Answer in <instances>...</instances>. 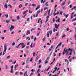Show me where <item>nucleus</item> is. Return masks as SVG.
<instances>
[{
	"label": "nucleus",
	"mask_w": 76,
	"mask_h": 76,
	"mask_svg": "<svg viewBox=\"0 0 76 76\" xmlns=\"http://www.w3.org/2000/svg\"><path fill=\"white\" fill-rule=\"evenodd\" d=\"M53 22H54V21H55L54 18H53Z\"/></svg>",
	"instance_id": "nucleus-60"
},
{
	"label": "nucleus",
	"mask_w": 76,
	"mask_h": 76,
	"mask_svg": "<svg viewBox=\"0 0 76 76\" xmlns=\"http://www.w3.org/2000/svg\"><path fill=\"white\" fill-rule=\"evenodd\" d=\"M50 66L47 69V70H46V71H48V70H49V69H50Z\"/></svg>",
	"instance_id": "nucleus-58"
},
{
	"label": "nucleus",
	"mask_w": 76,
	"mask_h": 76,
	"mask_svg": "<svg viewBox=\"0 0 76 76\" xmlns=\"http://www.w3.org/2000/svg\"><path fill=\"white\" fill-rule=\"evenodd\" d=\"M4 6L6 9H7V4L6 3L5 4Z\"/></svg>",
	"instance_id": "nucleus-11"
},
{
	"label": "nucleus",
	"mask_w": 76,
	"mask_h": 76,
	"mask_svg": "<svg viewBox=\"0 0 76 76\" xmlns=\"http://www.w3.org/2000/svg\"><path fill=\"white\" fill-rule=\"evenodd\" d=\"M25 47V45H24L23 46H22V47H21V48H23Z\"/></svg>",
	"instance_id": "nucleus-40"
},
{
	"label": "nucleus",
	"mask_w": 76,
	"mask_h": 76,
	"mask_svg": "<svg viewBox=\"0 0 76 76\" xmlns=\"http://www.w3.org/2000/svg\"><path fill=\"white\" fill-rule=\"evenodd\" d=\"M13 69H11L10 71V72L11 73H13Z\"/></svg>",
	"instance_id": "nucleus-21"
},
{
	"label": "nucleus",
	"mask_w": 76,
	"mask_h": 76,
	"mask_svg": "<svg viewBox=\"0 0 76 76\" xmlns=\"http://www.w3.org/2000/svg\"><path fill=\"white\" fill-rule=\"evenodd\" d=\"M15 45V42H13V43L12 44V45L13 46V45Z\"/></svg>",
	"instance_id": "nucleus-52"
},
{
	"label": "nucleus",
	"mask_w": 76,
	"mask_h": 76,
	"mask_svg": "<svg viewBox=\"0 0 76 76\" xmlns=\"http://www.w3.org/2000/svg\"><path fill=\"white\" fill-rule=\"evenodd\" d=\"M28 10H27L25 12H24L23 13V15H25H25H24L23 16L22 18H25V16H26V14L25 13H27V12H28Z\"/></svg>",
	"instance_id": "nucleus-3"
},
{
	"label": "nucleus",
	"mask_w": 76,
	"mask_h": 76,
	"mask_svg": "<svg viewBox=\"0 0 76 76\" xmlns=\"http://www.w3.org/2000/svg\"><path fill=\"white\" fill-rule=\"evenodd\" d=\"M38 15V14L37 13L35 17H37Z\"/></svg>",
	"instance_id": "nucleus-61"
},
{
	"label": "nucleus",
	"mask_w": 76,
	"mask_h": 76,
	"mask_svg": "<svg viewBox=\"0 0 76 76\" xmlns=\"http://www.w3.org/2000/svg\"><path fill=\"white\" fill-rule=\"evenodd\" d=\"M41 62V59H40L39 60L38 64H40Z\"/></svg>",
	"instance_id": "nucleus-22"
},
{
	"label": "nucleus",
	"mask_w": 76,
	"mask_h": 76,
	"mask_svg": "<svg viewBox=\"0 0 76 76\" xmlns=\"http://www.w3.org/2000/svg\"><path fill=\"white\" fill-rule=\"evenodd\" d=\"M27 73L28 71H26V72H25L24 74V76H28V74H27Z\"/></svg>",
	"instance_id": "nucleus-6"
},
{
	"label": "nucleus",
	"mask_w": 76,
	"mask_h": 76,
	"mask_svg": "<svg viewBox=\"0 0 76 76\" xmlns=\"http://www.w3.org/2000/svg\"><path fill=\"white\" fill-rule=\"evenodd\" d=\"M13 66L12 65V66H11V69H13Z\"/></svg>",
	"instance_id": "nucleus-50"
},
{
	"label": "nucleus",
	"mask_w": 76,
	"mask_h": 76,
	"mask_svg": "<svg viewBox=\"0 0 76 76\" xmlns=\"http://www.w3.org/2000/svg\"><path fill=\"white\" fill-rule=\"evenodd\" d=\"M56 29H55V28H53V31L54 32H55V31H56Z\"/></svg>",
	"instance_id": "nucleus-53"
},
{
	"label": "nucleus",
	"mask_w": 76,
	"mask_h": 76,
	"mask_svg": "<svg viewBox=\"0 0 76 76\" xmlns=\"http://www.w3.org/2000/svg\"><path fill=\"white\" fill-rule=\"evenodd\" d=\"M49 33L50 35H51V34L53 33V31H50L47 32V35L48 37H49Z\"/></svg>",
	"instance_id": "nucleus-2"
},
{
	"label": "nucleus",
	"mask_w": 76,
	"mask_h": 76,
	"mask_svg": "<svg viewBox=\"0 0 76 76\" xmlns=\"http://www.w3.org/2000/svg\"><path fill=\"white\" fill-rule=\"evenodd\" d=\"M62 13H63V12L61 11L60 12V14L61 15H62Z\"/></svg>",
	"instance_id": "nucleus-39"
},
{
	"label": "nucleus",
	"mask_w": 76,
	"mask_h": 76,
	"mask_svg": "<svg viewBox=\"0 0 76 76\" xmlns=\"http://www.w3.org/2000/svg\"><path fill=\"white\" fill-rule=\"evenodd\" d=\"M31 72H35V70H34V69H32L31 70Z\"/></svg>",
	"instance_id": "nucleus-44"
},
{
	"label": "nucleus",
	"mask_w": 76,
	"mask_h": 76,
	"mask_svg": "<svg viewBox=\"0 0 76 76\" xmlns=\"http://www.w3.org/2000/svg\"><path fill=\"white\" fill-rule=\"evenodd\" d=\"M17 19L18 20H19V16H17Z\"/></svg>",
	"instance_id": "nucleus-42"
},
{
	"label": "nucleus",
	"mask_w": 76,
	"mask_h": 76,
	"mask_svg": "<svg viewBox=\"0 0 76 76\" xmlns=\"http://www.w3.org/2000/svg\"><path fill=\"white\" fill-rule=\"evenodd\" d=\"M59 32H58L56 34V36H58V34H59Z\"/></svg>",
	"instance_id": "nucleus-38"
},
{
	"label": "nucleus",
	"mask_w": 76,
	"mask_h": 76,
	"mask_svg": "<svg viewBox=\"0 0 76 76\" xmlns=\"http://www.w3.org/2000/svg\"><path fill=\"white\" fill-rule=\"evenodd\" d=\"M29 13H32V12L30 10H29Z\"/></svg>",
	"instance_id": "nucleus-55"
},
{
	"label": "nucleus",
	"mask_w": 76,
	"mask_h": 76,
	"mask_svg": "<svg viewBox=\"0 0 76 76\" xmlns=\"http://www.w3.org/2000/svg\"><path fill=\"white\" fill-rule=\"evenodd\" d=\"M50 45V43H48L47 44V45Z\"/></svg>",
	"instance_id": "nucleus-63"
},
{
	"label": "nucleus",
	"mask_w": 76,
	"mask_h": 76,
	"mask_svg": "<svg viewBox=\"0 0 76 76\" xmlns=\"http://www.w3.org/2000/svg\"><path fill=\"white\" fill-rule=\"evenodd\" d=\"M12 22H15V20L14 19L12 20Z\"/></svg>",
	"instance_id": "nucleus-64"
},
{
	"label": "nucleus",
	"mask_w": 76,
	"mask_h": 76,
	"mask_svg": "<svg viewBox=\"0 0 76 76\" xmlns=\"http://www.w3.org/2000/svg\"><path fill=\"white\" fill-rule=\"evenodd\" d=\"M51 10L50 9L49 10V11H48V16H50V11Z\"/></svg>",
	"instance_id": "nucleus-10"
},
{
	"label": "nucleus",
	"mask_w": 76,
	"mask_h": 76,
	"mask_svg": "<svg viewBox=\"0 0 76 76\" xmlns=\"http://www.w3.org/2000/svg\"><path fill=\"white\" fill-rule=\"evenodd\" d=\"M48 3V2H46L45 4V5H46V6H48V4H47Z\"/></svg>",
	"instance_id": "nucleus-13"
},
{
	"label": "nucleus",
	"mask_w": 76,
	"mask_h": 76,
	"mask_svg": "<svg viewBox=\"0 0 76 76\" xmlns=\"http://www.w3.org/2000/svg\"><path fill=\"white\" fill-rule=\"evenodd\" d=\"M48 18H47L46 19L45 23H47V22H48Z\"/></svg>",
	"instance_id": "nucleus-46"
},
{
	"label": "nucleus",
	"mask_w": 76,
	"mask_h": 76,
	"mask_svg": "<svg viewBox=\"0 0 76 76\" xmlns=\"http://www.w3.org/2000/svg\"><path fill=\"white\" fill-rule=\"evenodd\" d=\"M7 46L6 44H4V51L3 52L2 56H4L5 54V53H6V50H7Z\"/></svg>",
	"instance_id": "nucleus-1"
},
{
	"label": "nucleus",
	"mask_w": 76,
	"mask_h": 76,
	"mask_svg": "<svg viewBox=\"0 0 76 76\" xmlns=\"http://www.w3.org/2000/svg\"><path fill=\"white\" fill-rule=\"evenodd\" d=\"M39 7H40V5H38L37 7L36 8V10H37L38 9H39Z\"/></svg>",
	"instance_id": "nucleus-9"
},
{
	"label": "nucleus",
	"mask_w": 76,
	"mask_h": 76,
	"mask_svg": "<svg viewBox=\"0 0 76 76\" xmlns=\"http://www.w3.org/2000/svg\"><path fill=\"white\" fill-rule=\"evenodd\" d=\"M20 45V44H19L17 46H15V48H18L19 47V45Z\"/></svg>",
	"instance_id": "nucleus-14"
},
{
	"label": "nucleus",
	"mask_w": 76,
	"mask_h": 76,
	"mask_svg": "<svg viewBox=\"0 0 76 76\" xmlns=\"http://www.w3.org/2000/svg\"><path fill=\"white\" fill-rule=\"evenodd\" d=\"M59 21H60V18H58V19L56 20V22H58Z\"/></svg>",
	"instance_id": "nucleus-20"
},
{
	"label": "nucleus",
	"mask_w": 76,
	"mask_h": 76,
	"mask_svg": "<svg viewBox=\"0 0 76 76\" xmlns=\"http://www.w3.org/2000/svg\"><path fill=\"white\" fill-rule=\"evenodd\" d=\"M59 25L60 24H58V25H57V24L56 23L55 24V26L56 29H57V28H58Z\"/></svg>",
	"instance_id": "nucleus-5"
},
{
	"label": "nucleus",
	"mask_w": 76,
	"mask_h": 76,
	"mask_svg": "<svg viewBox=\"0 0 76 76\" xmlns=\"http://www.w3.org/2000/svg\"><path fill=\"white\" fill-rule=\"evenodd\" d=\"M66 50V48H64V52L63 53V55H64V54H65V51Z\"/></svg>",
	"instance_id": "nucleus-16"
},
{
	"label": "nucleus",
	"mask_w": 76,
	"mask_h": 76,
	"mask_svg": "<svg viewBox=\"0 0 76 76\" xmlns=\"http://www.w3.org/2000/svg\"><path fill=\"white\" fill-rule=\"evenodd\" d=\"M22 7V4H20V5L19 6V8H21Z\"/></svg>",
	"instance_id": "nucleus-25"
},
{
	"label": "nucleus",
	"mask_w": 76,
	"mask_h": 76,
	"mask_svg": "<svg viewBox=\"0 0 76 76\" xmlns=\"http://www.w3.org/2000/svg\"><path fill=\"white\" fill-rule=\"evenodd\" d=\"M6 23H9V22H10V20H7L6 21Z\"/></svg>",
	"instance_id": "nucleus-26"
},
{
	"label": "nucleus",
	"mask_w": 76,
	"mask_h": 76,
	"mask_svg": "<svg viewBox=\"0 0 76 76\" xmlns=\"http://www.w3.org/2000/svg\"><path fill=\"white\" fill-rule=\"evenodd\" d=\"M5 16L7 18H8V15H5Z\"/></svg>",
	"instance_id": "nucleus-41"
},
{
	"label": "nucleus",
	"mask_w": 76,
	"mask_h": 76,
	"mask_svg": "<svg viewBox=\"0 0 76 76\" xmlns=\"http://www.w3.org/2000/svg\"><path fill=\"white\" fill-rule=\"evenodd\" d=\"M10 57H11V56L9 55L7 57V58H10Z\"/></svg>",
	"instance_id": "nucleus-35"
},
{
	"label": "nucleus",
	"mask_w": 76,
	"mask_h": 76,
	"mask_svg": "<svg viewBox=\"0 0 76 76\" xmlns=\"http://www.w3.org/2000/svg\"><path fill=\"white\" fill-rule=\"evenodd\" d=\"M35 28H32V29L31 30V31H34V30H35Z\"/></svg>",
	"instance_id": "nucleus-51"
},
{
	"label": "nucleus",
	"mask_w": 76,
	"mask_h": 76,
	"mask_svg": "<svg viewBox=\"0 0 76 76\" xmlns=\"http://www.w3.org/2000/svg\"><path fill=\"white\" fill-rule=\"evenodd\" d=\"M26 39H28V40H30V39H31L29 38V37H26Z\"/></svg>",
	"instance_id": "nucleus-18"
},
{
	"label": "nucleus",
	"mask_w": 76,
	"mask_h": 76,
	"mask_svg": "<svg viewBox=\"0 0 76 76\" xmlns=\"http://www.w3.org/2000/svg\"><path fill=\"white\" fill-rule=\"evenodd\" d=\"M74 59H76V57H73L72 58H69V61H70V62H71V61L72 59L73 60Z\"/></svg>",
	"instance_id": "nucleus-7"
},
{
	"label": "nucleus",
	"mask_w": 76,
	"mask_h": 76,
	"mask_svg": "<svg viewBox=\"0 0 76 76\" xmlns=\"http://www.w3.org/2000/svg\"><path fill=\"white\" fill-rule=\"evenodd\" d=\"M32 6L33 7H35V6H36V4H32Z\"/></svg>",
	"instance_id": "nucleus-19"
},
{
	"label": "nucleus",
	"mask_w": 76,
	"mask_h": 76,
	"mask_svg": "<svg viewBox=\"0 0 76 76\" xmlns=\"http://www.w3.org/2000/svg\"><path fill=\"white\" fill-rule=\"evenodd\" d=\"M42 40L43 42H44L45 40V37L43 38V39H42Z\"/></svg>",
	"instance_id": "nucleus-23"
},
{
	"label": "nucleus",
	"mask_w": 76,
	"mask_h": 76,
	"mask_svg": "<svg viewBox=\"0 0 76 76\" xmlns=\"http://www.w3.org/2000/svg\"><path fill=\"white\" fill-rule=\"evenodd\" d=\"M32 44H33V43L32 42L31 45H30V47H31V48H32Z\"/></svg>",
	"instance_id": "nucleus-28"
},
{
	"label": "nucleus",
	"mask_w": 76,
	"mask_h": 76,
	"mask_svg": "<svg viewBox=\"0 0 76 76\" xmlns=\"http://www.w3.org/2000/svg\"><path fill=\"white\" fill-rule=\"evenodd\" d=\"M19 66V64H18L17 65H15V67H14L15 69H16L17 67H18Z\"/></svg>",
	"instance_id": "nucleus-12"
},
{
	"label": "nucleus",
	"mask_w": 76,
	"mask_h": 76,
	"mask_svg": "<svg viewBox=\"0 0 76 76\" xmlns=\"http://www.w3.org/2000/svg\"><path fill=\"white\" fill-rule=\"evenodd\" d=\"M39 69H38L37 71V73H39Z\"/></svg>",
	"instance_id": "nucleus-33"
},
{
	"label": "nucleus",
	"mask_w": 76,
	"mask_h": 76,
	"mask_svg": "<svg viewBox=\"0 0 76 76\" xmlns=\"http://www.w3.org/2000/svg\"><path fill=\"white\" fill-rule=\"evenodd\" d=\"M35 52L33 53V56L34 57V56H35Z\"/></svg>",
	"instance_id": "nucleus-56"
},
{
	"label": "nucleus",
	"mask_w": 76,
	"mask_h": 76,
	"mask_svg": "<svg viewBox=\"0 0 76 76\" xmlns=\"http://www.w3.org/2000/svg\"><path fill=\"white\" fill-rule=\"evenodd\" d=\"M75 20H76V17L74 19H73L72 20V22H74V21H75Z\"/></svg>",
	"instance_id": "nucleus-49"
},
{
	"label": "nucleus",
	"mask_w": 76,
	"mask_h": 76,
	"mask_svg": "<svg viewBox=\"0 0 76 76\" xmlns=\"http://www.w3.org/2000/svg\"><path fill=\"white\" fill-rule=\"evenodd\" d=\"M66 4V2H63L62 4H61V6H64V5Z\"/></svg>",
	"instance_id": "nucleus-15"
},
{
	"label": "nucleus",
	"mask_w": 76,
	"mask_h": 76,
	"mask_svg": "<svg viewBox=\"0 0 76 76\" xmlns=\"http://www.w3.org/2000/svg\"><path fill=\"white\" fill-rule=\"evenodd\" d=\"M41 18H39V20H38L37 23H39V20H41Z\"/></svg>",
	"instance_id": "nucleus-24"
},
{
	"label": "nucleus",
	"mask_w": 76,
	"mask_h": 76,
	"mask_svg": "<svg viewBox=\"0 0 76 76\" xmlns=\"http://www.w3.org/2000/svg\"><path fill=\"white\" fill-rule=\"evenodd\" d=\"M33 74H34V73L33 72H31L29 76H32V75H33Z\"/></svg>",
	"instance_id": "nucleus-29"
},
{
	"label": "nucleus",
	"mask_w": 76,
	"mask_h": 76,
	"mask_svg": "<svg viewBox=\"0 0 76 76\" xmlns=\"http://www.w3.org/2000/svg\"><path fill=\"white\" fill-rule=\"evenodd\" d=\"M6 32H7V30H4V34H5Z\"/></svg>",
	"instance_id": "nucleus-43"
},
{
	"label": "nucleus",
	"mask_w": 76,
	"mask_h": 76,
	"mask_svg": "<svg viewBox=\"0 0 76 76\" xmlns=\"http://www.w3.org/2000/svg\"><path fill=\"white\" fill-rule=\"evenodd\" d=\"M61 45V42H60V44L58 45L59 47V46H60Z\"/></svg>",
	"instance_id": "nucleus-34"
},
{
	"label": "nucleus",
	"mask_w": 76,
	"mask_h": 76,
	"mask_svg": "<svg viewBox=\"0 0 76 76\" xmlns=\"http://www.w3.org/2000/svg\"><path fill=\"white\" fill-rule=\"evenodd\" d=\"M38 74L37 75V76H41V75H40V74H39V73H38Z\"/></svg>",
	"instance_id": "nucleus-59"
},
{
	"label": "nucleus",
	"mask_w": 76,
	"mask_h": 76,
	"mask_svg": "<svg viewBox=\"0 0 76 76\" xmlns=\"http://www.w3.org/2000/svg\"><path fill=\"white\" fill-rule=\"evenodd\" d=\"M69 55H72V51H71L70 53H69Z\"/></svg>",
	"instance_id": "nucleus-31"
},
{
	"label": "nucleus",
	"mask_w": 76,
	"mask_h": 76,
	"mask_svg": "<svg viewBox=\"0 0 76 76\" xmlns=\"http://www.w3.org/2000/svg\"><path fill=\"white\" fill-rule=\"evenodd\" d=\"M36 39H37V38H36V37H35L34 41H35V40H36Z\"/></svg>",
	"instance_id": "nucleus-36"
},
{
	"label": "nucleus",
	"mask_w": 76,
	"mask_h": 76,
	"mask_svg": "<svg viewBox=\"0 0 76 76\" xmlns=\"http://www.w3.org/2000/svg\"><path fill=\"white\" fill-rule=\"evenodd\" d=\"M15 28V27H14V26L13 25H12V24H10V31H12L13 29Z\"/></svg>",
	"instance_id": "nucleus-4"
},
{
	"label": "nucleus",
	"mask_w": 76,
	"mask_h": 76,
	"mask_svg": "<svg viewBox=\"0 0 76 76\" xmlns=\"http://www.w3.org/2000/svg\"><path fill=\"white\" fill-rule=\"evenodd\" d=\"M47 9H48V7H45L44 8V9L43 10H47Z\"/></svg>",
	"instance_id": "nucleus-30"
},
{
	"label": "nucleus",
	"mask_w": 76,
	"mask_h": 76,
	"mask_svg": "<svg viewBox=\"0 0 76 76\" xmlns=\"http://www.w3.org/2000/svg\"><path fill=\"white\" fill-rule=\"evenodd\" d=\"M20 44H21V46H23V45H24V43H20Z\"/></svg>",
	"instance_id": "nucleus-17"
},
{
	"label": "nucleus",
	"mask_w": 76,
	"mask_h": 76,
	"mask_svg": "<svg viewBox=\"0 0 76 76\" xmlns=\"http://www.w3.org/2000/svg\"><path fill=\"white\" fill-rule=\"evenodd\" d=\"M8 6H9V7H10V8H11V7H12V5H11L10 4H9L8 5Z\"/></svg>",
	"instance_id": "nucleus-47"
},
{
	"label": "nucleus",
	"mask_w": 76,
	"mask_h": 76,
	"mask_svg": "<svg viewBox=\"0 0 76 76\" xmlns=\"http://www.w3.org/2000/svg\"><path fill=\"white\" fill-rule=\"evenodd\" d=\"M32 60H33V58H32L30 60V61L31 62H32Z\"/></svg>",
	"instance_id": "nucleus-32"
},
{
	"label": "nucleus",
	"mask_w": 76,
	"mask_h": 76,
	"mask_svg": "<svg viewBox=\"0 0 76 76\" xmlns=\"http://www.w3.org/2000/svg\"><path fill=\"white\" fill-rule=\"evenodd\" d=\"M64 15L65 16L66 18H67V15H66V14L64 13Z\"/></svg>",
	"instance_id": "nucleus-45"
},
{
	"label": "nucleus",
	"mask_w": 76,
	"mask_h": 76,
	"mask_svg": "<svg viewBox=\"0 0 76 76\" xmlns=\"http://www.w3.org/2000/svg\"><path fill=\"white\" fill-rule=\"evenodd\" d=\"M57 5H56L55 6V9H56V7H57Z\"/></svg>",
	"instance_id": "nucleus-62"
},
{
	"label": "nucleus",
	"mask_w": 76,
	"mask_h": 76,
	"mask_svg": "<svg viewBox=\"0 0 76 76\" xmlns=\"http://www.w3.org/2000/svg\"><path fill=\"white\" fill-rule=\"evenodd\" d=\"M66 37V35L65 34H64L63 35L62 37V38H63L64 37Z\"/></svg>",
	"instance_id": "nucleus-37"
},
{
	"label": "nucleus",
	"mask_w": 76,
	"mask_h": 76,
	"mask_svg": "<svg viewBox=\"0 0 76 76\" xmlns=\"http://www.w3.org/2000/svg\"><path fill=\"white\" fill-rule=\"evenodd\" d=\"M26 69H28L29 68V66L28 65H27L26 67Z\"/></svg>",
	"instance_id": "nucleus-57"
},
{
	"label": "nucleus",
	"mask_w": 76,
	"mask_h": 76,
	"mask_svg": "<svg viewBox=\"0 0 76 76\" xmlns=\"http://www.w3.org/2000/svg\"><path fill=\"white\" fill-rule=\"evenodd\" d=\"M30 31L29 30L27 31V34H26V35H28V34H30L31 33L29 32Z\"/></svg>",
	"instance_id": "nucleus-8"
},
{
	"label": "nucleus",
	"mask_w": 76,
	"mask_h": 76,
	"mask_svg": "<svg viewBox=\"0 0 76 76\" xmlns=\"http://www.w3.org/2000/svg\"><path fill=\"white\" fill-rule=\"evenodd\" d=\"M57 67H55L54 68V70L55 71H56V70H57Z\"/></svg>",
	"instance_id": "nucleus-48"
},
{
	"label": "nucleus",
	"mask_w": 76,
	"mask_h": 76,
	"mask_svg": "<svg viewBox=\"0 0 76 76\" xmlns=\"http://www.w3.org/2000/svg\"><path fill=\"white\" fill-rule=\"evenodd\" d=\"M8 68V66L7 65H5V69H7V68Z\"/></svg>",
	"instance_id": "nucleus-27"
},
{
	"label": "nucleus",
	"mask_w": 76,
	"mask_h": 76,
	"mask_svg": "<svg viewBox=\"0 0 76 76\" xmlns=\"http://www.w3.org/2000/svg\"><path fill=\"white\" fill-rule=\"evenodd\" d=\"M70 43H71V44H73L74 43L73 41H72H72H71L70 42Z\"/></svg>",
	"instance_id": "nucleus-54"
}]
</instances>
